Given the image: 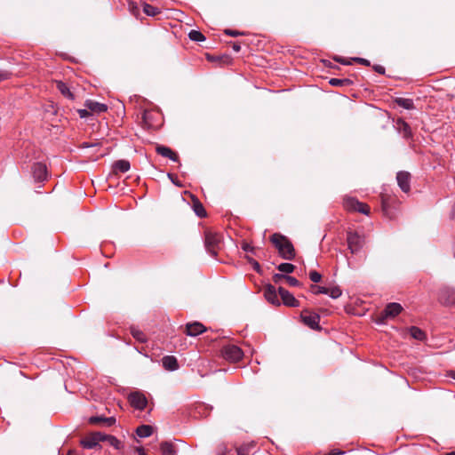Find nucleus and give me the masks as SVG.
I'll return each instance as SVG.
<instances>
[{
    "label": "nucleus",
    "instance_id": "c03bdc74",
    "mask_svg": "<svg viewBox=\"0 0 455 455\" xmlns=\"http://www.w3.org/2000/svg\"><path fill=\"white\" fill-rule=\"evenodd\" d=\"M242 249L246 252H251L254 253V247H252L251 244L247 243H243Z\"/></svg>",
    "mask_w": 455,
    "mask_h": 455
},
{
    "label": "nucleus",
    "instance_id": "3c124183",
    "mask_svg": "<svg viewBox=\"0 0 455 455\" xmlns=\"http://www.w3.org/2000/svg\"><path fill=\"white\" fill-rule=\"evenodd\" d=\"M374 69H375V71H377L379 74H384L385 73V68L382 67V66L377 65V66L374 67Z\"/></svg>",
    "mask_w": 455,
    "mask_h": 455
},
{
    "label": "nucleus",
    "instance_id": "f8f14e48",
    "mask_svg": "<svg viewBox=\"0 0 455 455\" xmlns=\"http://www.w3.org/2000/svg\"><path fill=\"white\" fill-rule=\"evenodd\" d=\"M264 296L266 299L273 305H280L276 289L272 284H267L264 290Z\"/></svg>",
    "mask_w": 455,
    "mask_h": 455
},
{
    "label": "nucleus",
    "instance_id": "39448f33",
    "mask_svg": "<svg viewBox=\"0 0 455 455\" xmlns=\"http://www.w3.org/2000/svg\"><path fill=\"white\" fill-rule=\"evenodd\" d=\"M403 310V307L399 303L392 302L386 306L385 309L380 313V321L387 318H393L398 315Z\"/></svg>",
    "mask_w": 455,
    "mask_h": 455
},
{
    "label": "nucleus",
    "instance_id": "5fc2aeb1",
    "mask_svg": "<svg viewBox=\"0 0 455 455\" xmlns=\"http://www.w3.org/2000/svg\"><path fill=\"white\" fill-rule=\"evenodd\" d=\"M168 177L171 179V180L172 181V183H174L176 186H178V187H181V185H180V183H178V182L176 181V180H174V179H173L172 174L168 173Z\"/></svg>",
    "mask_w": 455,
    "mask_h": 455
},
{
    "label": "nucleus",
    "instance_id": "aec40b11",
    "mask_svg": "<svg viewBox=\"0 0 455 455\" xmlns=\"http://www.w3.org/2000/svg\"><path fill=\"white\" fill-rule=\"evenodd\" d=\"M56 87L60 91V92L68 100H75V96L73 92L70 91L69 87L67 84L62 81H56Z\"/></svg>",
    "mask_w": 455,
    "mask_h": 455
},
{
    "label": "nucleus",
    "instance_id": "49530a36",
    "mask_svg": "<svg viewBox=\"0 0 455 455\" xmlns=\"http://www.w3.org/2000/svg\"><path fill=\"white\" fill-rule=\"evenodd\" d=\"M334 60H336L337 62H339L343 65H350L353 61V60H346L341 57H334Z\"/></svg>",
    "mask_w": 455,
    "mask_h": 455
},
{
    "label": "nucleus",
    "instance_id": "cd10ccee",
    "mask_svg": "<svg viewBox=\"0 0 455 455\" xmlns=\"http://www.w3.org/2000/svg\"><path fill=\"white\" fill-rule=\"evenodd\" d=\"M188 37L194 42H203L205 40V36L198 30H191L188 33Z\"/></svg>",
    "mask_w": 455,
    "mask_h": 455
},
{
    "label": "nucleus",
    "instance_id": "6e6552de",
    "mask_svg": "<svg viewBox=\"0 0 455 455\" xmlns=\"http://www.w3.org/2000/svg\"><path fill=\"white\" fill-rule=\"evenodd\" d=\"M302 322L313 330H319L320 316L315 313L303 312L301 314Z\"/></svg>",
    "mask_w": 455,
    "mask_h": 455
},
{
    "label": "nucleus",
    "instance_id": "79ce46f5",
    "mask_svg": "<svg viewBox=\"0 0 455 455\" xmlns=\"http://www.w3.org/2000/svg\"><path fill=\"white\" fill-rule=\"evenodd\" d=\"M90 110L86 108L84 109H78L77 110V113L80 116V118H86L88 117L91 114H90Z\"/></svg>",
    "mask_w": 455,
    "mask_h": 455
},
{
    "label": "nucleus",
    "instance_id": "f704fd0d",
    "mask_svg": "<svg viewBox=\"0 0 455 455\" xmlns=\"http://www.w3.org/2000/svg\"><path fill=\"white\" fill-rule=\"evenodd\" d=\"M311 291L315 294H326L327 293V287L319 286V285H312Z\"/></svg>",
    "mask_w": 455,
    "mask_h": 455
},
{
    "label": "nucleus",
    "instance_id": "4c0bfd02",
    "mask_svg": "<svg viewBox=\"0 0 455 455\" xmlns=\"http://www.w3.org/2000/svg\"><path fill=\"white\" fill-rule=\"evenodd\" d=\"M285 280L291 286H299L300 284L298 279L291 275H286Z\"/></svg>",
    "mask_w": 455,
    "mask_h": 455
},
{
    "label": "nucleus",
    "instance_id": "f03ea898",
    "mask_svg": "<svg viewBox=\"0 0 455 455\" xmlns=\"http://www.w3.org/2000/svg\"><path fill=\"white\" fill-rule=\"evenodd\" d=\"M347 242L351 253L355 254L361 251L364 244V237L355 231L349 230L347 233Z\"/></svg>",
    "mask_w": 455,
    "mask_h": 455
},
{
    "label": "nucleus",
    "instance_id": "412c9836",
    "mask_svg": "<svg viewBox=\"0 0 455 455\" xmlns=\"http://www.w3.org/2000/svg\"><path fill=\"white\" fill-rule=\"evenodd\" d=\"M153 428L149 425H141L137 427L136 434L140 438H146L152 435Z\"/></svg>",
    "mask_w": 455,
    "mask_h": 455
},
{
    "label": "nucleus",
    "instance_id": "e433bc0d",
    "mask_svg": "<svg viewBox=\"0 0 455 455\" xmlns=\"http://www.w3.org/2000/svg\"><path fill=\"white\" fill-rule=\"evenodd\" d=\"M309 278L314 283H319L322 279V275L320 273H318L316 271H311L309 273Z\"/></svg>",
    "mask_w": 455,
    "mask_h": 455
},
{
    "label": "nucleus",
    "instance_id": "a878e982",
    "mask_svg": "<svg viewBox=\"0 0 455 455\" xmlns=\"http://www.w3.org/2000/svg\"><path fill=\"white\" fill-rule=\"evenodd\" d=\"M395 102L399 107H402L404 109H412L414 108V103L411 99L397 98Z\"/></svg>",
    "mask_w": 455,
    "mask_h": 455
},
{
    "label": "nucleus",
    "instance_id": "c756f323",
    "mask_svg": "<svg viewBox=\"0 0 455 455\" xmlns=\"http://www.w3.org/2000/svg\"><path fill=\"white\" fill-rule=\"evenodd\" d=\"M326 294L329 295L331 299H338L341 296L342 291L339 286H333L327 288Z\"/></svg>",
    "mask_w": 455,
    "mask_h": 455
},
{
    "label": "nucleus",
    "instance_id": "b1692460",
    "mask_svg": "<svg viewBox=\"0 0 455 455\" xmlns=\"http://www.w3.org/2000/svg\"><path fill=\"white\" fill-rule=\"evenodd\" d=\"M162 455H175L176 451L172 443L164 442L160 445Z\"/></svg>",
    "mask_w": 455,
    "mask_h": 455
},
{
    "label": "nucleus",
    "instance_id": "de8ad7c7",
    "mask_svg": "<svg viewBox=\"0 0 455 455\" xmlns=\"http://www.w3.org/2000/svg\"><path fill=\"white\" fill-rule=\"evenodd\" d=\"M286 275L283 274H275L273 275V280L275 283H279L282 279H285Z\"/></svg>",
    "mask_w": 455,
    "mask_h": 455
},
{
    "label": "nucleus",
    "instance_id": "2f4dec72",
    "mask_svg": "<svg viewBox=\"0 0 455 455\" xmlns=\"http://www.w3.org/2000/svg\"><path fill=\"white\" fill-rule=\"evenodd\" d=\"M143 11L148 16H156V14H158L160 12L158 8H156L153 5H150L148 4H144Z\"/></svg>",
    "mask_w": 455,
    "mask_h": 455
},
{
    "label": "nucleus",
    "instance_id": "a18cd8bd",
    "mask_svg": "<svg viewBox=\"0 0 455 455\" xmlns=\"http://www.w3.org/2000/svg\"><path fill=\"white\" fill-rule=\"evenodd\" d=\"M225 34L228 35V36H240V35H243V33L237 31V30H233V29H225Z\"/></svg>",
    "mask_w": 455,
    "mask_h": 455
},
{
    "label": "nucleus",
    "instance_id": "4468645a",
    "mask_svg": "<svg viewBox=\"0 0 455 455\" xmlns=\"http://www.w3.org/2000/svg\"><path fill=\"white\" fill-rule=\"evenodd\" d=\"M205 330H206L205 327L201 323H198V322L188 323L186 325L187 335L192 336V337H195V336H197V335L203 333L204 331H205Z\"/></svg>",
    "mask_w": 455,
    "mask_h": 455
},
{
    "label": "nucleus",
    "instance_id": "473e14b6",
    "mask_svg": "<svg viewBox=\"0 0 455 455\" xmlns=\"http://www.w3.org/2000/svg\"><path fill=\"white\" fill-rule=\"evenodd\" d=\"M194 212L198 217H205L206 212L201 203L198 201L194 204Z\"/></svg>",
    "mask_w": 455,
    "mask_h": 455
},
{
    "label": "nucleus",
    "instance_id": "603ef678",
    "mask_svg": "<svg viewBox=\"0 0 455 455\" xmlns=\"http://www.w3.org/2000/svg\"><path fill=\"white\" fill-rule=\"evenodd\" d=\"M98 145H99L98 143H95V144H90V143H88V142H84V143L82 144V146H81V147H82L83 148H91V147H97Z\"/></svg>",
    "mask_w": 455,
    "mask_h": 455
},
{
    "label": "nucleus",
    "instance_id": "4be33fe9",
    "mask_svg": "<svg viewBox=\"0 0 455 455\" xmlns=\"http://www.w3.org/2000/svg\"><path fill=\"white\" fill-rule=\"evenodd\" d=\"M359 204L360 202L353 197L345 198L343 203L345 209L355 212H356Z\"/></svg>",
    "mask_w": 455,
    "mask_h": 455
},
{
    "label": "nucleus",
    "instance_id": "13d9d810",
    "mask_svg": "<svg viewBox=\"0 0 455 455\" xmlns=\"http://www.w3.org/2000/svg\"><path fill=\"white\" fill-rule=\"evenodd\" d=\"M450 376L455 379V371H451Z\"/></svg>",
    "mask_w": 455,
    "mask_h": 455
},
{
    "label": "nucleus",
    "instance_id": "864d4df0",
    "mask_svg": "<svg viewBox=\"0 0 455 455\" xmlns=\"http://www.w3.org/2000/svg\"><path fill=\"white\" fill-rule=\"evenodd\" d=\"M232 47H233V50H234L235 52H240V50H241V46H240V44H237V43H235V44H233V46H232Z\"/></svg>",
    "mask_w": 455,
    "mask_h": 455
},
{
    "label": "nucleus",
    "instance_id": "09e8293b",
    "mask_svg": "<svg viewBox=\"0 0 455 455\" xmlns=\"http://www.w3.org/2000/svg\"><path fill=\"white\" fill-rule=\"evenodd\" d=\"M342 454H344V451H342L339 449H333L328 454H325V455H342Z\"/></svg>",
    "mask_w": 455,
    "mask_h": 455
},
{
    "label": "nucleus",
    "instance_id": "20e7f679",
    "mask_svg": "<svg viewBox=\"0 0 455 455\" xmlns=\"http://www.w3.org/2000/svg\"><path fill=\"white\" fill-rule=\"evenodd\" d=\"M222 356L230 362H238L242 359L243 352L236 345H227L221 349Z\"/></svg>",
    "mask_w": 455,
    "mask_h": 455
},
{
    "label": "nucleus",
    "instance_id": "a211bd4d",
    "mask_svg": "<svg viewBox=\"0 0 455 455\" xmlns=\"http://www.w3.org/2000/svg\"><path fill=\"white\" fill-rule=\"evenodd\" d=\"M163 366L167 371H175L179 368V363L175 356L165 355L162 359Z\"/></svg>",
    "mask_w": 455,
    "mask_h": 455
},
{
    "label": "nucleus",
    "instance_id": "dca6fc26",
    "mask_svg": "<svg viewBox=\"0 0 455 455\" xmlns=\"http://www.w3.org/2000/svg\"><path fill=\"white\" fill-rule=\"evenodd\" d=\"M156 151L158 155L164 157H168L173 162H179V156H177V154L168 147L157 146Z\"/></svg>",
    "mask_w": 455,
    "mask_h": 455
},
{
    "label": "nucleus",
    "instance_id": "bb28decb",
    "mask_svg": "<svg viewBox=\"0 0 455 455\" xmlns=\"http://www.w3.org/2000/svg\"><path fill=\"white\" fill-rule=\"evenodd\" d=\"M410 334L418 340H423L426 337L425 332L419 327L412 326L410 328Z\"/></svg>",
    "mask_w": 455,
    "mask_h": 455
},
{
    "label": "nucleus",
    "instance_id": "f257e3e1",
    "mask_svg": "<svg viewBox=\"0 0 455 455\" xmlns=\"http://www.w3.org/2000/svg\"><path fill=\"white\" fill-rule=\"evenodd\" d=\"M270 241L283 259L291 260L295 258V249L291 242L285 235L275 233L270 236Z\"/></svg>",
    "mask_w": 455,
    "mask_h": 455
},
{
    "label": "nucleus",
    "instance_id": "393cba45",
    "mask_svg": "<svg viewBox=\"0 0 455 455\" xmlns=\"http://www.w3.org/2000/svg\"><path fill=\"white\" fill-rule=\"evenodd\" d=\"M352 81L348 78H331L329 84L332 86L343 87L352 84Z\"/></svg>",
    "mask_w": 455,
    "mask_h": 455
},
{
    "label": "nucleus",
    "instance_id": "ddd939ff",
    "mask_svg": "<svg viewBox=\"0 0 455 455\" xmlns=\"http://www.w3.org/2000/svg\"><path fill=\"white\" fill-rule=\"evenodd\" d=\"M115 417L92 416L89 418L90 424H100L106 427H111L116 424Z\"/></svg>",
    "mask_w": 455,
    "mask_h": 455
},
{
    "label": "nucleus",
    "instance_id": "37998d69",
    "mask_svg": "<svg viewBox=\"0 0 455 455\" xmlns=\"http://www.w3.org/2000/svg\"><path fill=\"white\" fill-rule=\"evenodd\" d=\"M249 262L251 264L253 269L257 272H259L260 271V265L259 264L258 261L254 260L253 259H251V258H247Z\"/></svg>",
    "mask_w": 455,
    "mask_h": 455
},
{
    "label": "nucleus",
    "instance_id": "7c9ffc66",
    "mask_svg": "<svg viewBox=\"0 0 455 455\" xmlns=\"http://www.w3.org/2000/svg\"><path fill=\"white\" fill-rule=\"evenodd\" d=\"M277 269L282 273H292L295 269V266L291 263H281L277 266Z\"/></svg>",
    "mask_w": 455,
    "mask_h": 455
},
{
    "label": "nucleus",
    "instance_id": "f3484780",
    "mask_svg": "<svg viewBox=\"0 0 455 455\" xmlns=\"http://www.w3.org/2000/svg\"><path fill=\"white\" fill-rule=\"evenodd\" d=\"M112 168L113 172L116 174L118 172L124 173L130 170L131 164L128 160L122 159L116 161L112 165Z\"/></svg>",
    "mask_w": 455,
    "mask_h": 455
},
{
    "label": "nucleus",
    "instance_id": "6ab92c4d",
    "mask_svg": "<svg viewBox=\"0 0 455 455\" xmlns=\"http://www.w3.org/2000/svg\"><path fill=\"white\" fill-rule=\"evenodd\" d=\"M99 440L95 436L94 433L89 434L84 439L81 440V444L85 449H93L99 445Z\"/></svg>",
    "mask_w": 455,
    "mask_h": 455
},
{
    "label": "nucleus",
    "instance_id": "58836bf2",
    "mask_svg": "<svg viewBox=\"0 0 455 455\" xmlns=\"http://www.w3.org/2000/svg\"><path fill=\"white\" fill-rule=\"evenodd\" d=\"M250 451L249 445H243L237 449V455H247Z\"/></svg>",
    "mask_w": 455,
    "mask_h": 455
},
{
    "label": "nucleus",
    "instance_id": "bf43d9fd",
    "mask_svg": "<svg viewBox=\"0 0 455 455\" xmlns=\"http://www.w3.org/2000/svg\"><path fill=\"white\" fill-rule=\"evenodd\" d=\"M445 455H455V451L446 453Z\"/></svg>",
    "mask_w": 455,
    "mask_h": 455
},
{
    "label": "nucleus",
    "instance_id": "423d86ee",
    "mask_svg": "<svg viewBox=\"0 0 455 455\" xmlns=\"http://www.w3.org/2000/svg\"><path fill=\"white\" fill-rule=\"evenodd\" d=\"M129 402L132 407L139 411H143L148 404L146 396L140 392L132 393L129 395Z\"/></svg>",
    "mask_w": 455,
    "mask_h": 455
},
{
    "label": "nucleus",
    "instance_id": "1a4fd4ad",
    "mask_svg": "<svg viewBox=\"0 0 455 455\" xmlns=\"http://www.w3.org/2000/svg\"><path fill=\"white\" fill-rule=\"evenodd\" d=\"M33 178L36 182H43L47 180V168L42 163H36L32 167Z\"/></svg>",
    "mask_w": 455,
    "mask_h": 455
},
{
    "label": "nucleus",
    "instance_id": "c85d7f7f",
    "mask_svg": "<svg viewBox=\"0 0 455 455\" xmlns=\"http://www.w3.org/2000/svg\"><path fill=\"white\" fill-rule=\"evenodd\" d=\"M108 444L114 447L116 450H121L123 448V444L121 441H119L116 436L108 435L107 441Z\"/></svg>",
    "mask_w": 455,
    "mask_h": 455
},
{
    "label": "nucleus",
    "instance_id": "ea45409f",
    "mask_svg": "<svg viewBox=\"0 0 455 455\" xmlns=\"http://www.w3.org/2000/svg\"><path fill=\"white\" fill-rule=\"evenodd\" d=\"M351 60L355 61L363 66H370V61L363 58L355 57V58H352Z\"/></svg>",
    "mask_w": 455,
    "mask_h": 455
},
{
    "label": "nucleus",
    "instance_id": "c9c22d12",
    "mask_svg": "<svg viewBox=\"0 0 455 455\" xmlns=\"http://www.w3.org/2000/svg\"><path fill=\"white\" fill-rule=\"evenodd\" d=\"M356 212H361L363 214L368 215L370 213V208L367 204L360 202Z\"/></svg>",
    "mask_w": 455,
    "mask_h": 455
},
{
    "label": "nucleus",
    "instance_id": "0eeeda50",
    "mask_svg": "<svg viewBox=\"0 0 455 455\" xmlns=\"http://www.w3.org/2000/svg\"><path fill=\"white\" fill-rule=\"evenodd\" d=\"M439 301L447 306L455 305V288L444 287L441 289Z\"/></svg>",
    "mask_w": 455,
    "mask_h": 455
},
{
    "label": "nucleus",
    "instance_id": "2eb2a0df",
    "mask_svg": "<svg viewBox=\"0 0 455 455\" xmlns=\"http://www.w3.org/2000/svg\"><path fill=\"white\" fill-rule=\"evenodd\" d=\"M84 106L91 112L96 113V114L103 113V112L107 111V109H108L107 105H105L103 103H100V102L94 101L92 100H87L84 102Z\"/></svg>",
    "mask_w": 455,
    "mask_h": 455
},
{
    "label": "nucleus",
    "instance_id": "9b49d317",
    "mask_svg": "<svg viewBox=\"0 0 455 455\" xmlns=\"http://www.w3.org/2000/svg\"><path fill=\"white\" fill-rule=\"evenodd\" d=\"M278 293L284 305L289 307H299L298 299H296L295 297L284 288L279 287Z\"/></svg>",
    "mask_w": 455,
    "mask_h": 455
},
{
    "label": "nucleus",
    "instance_id": "5701e85b",
    "mask_svg": "<svg viewBox=\"0 0 455 455\" xmlns=\"http://www.w3.org/2000/svg\"><path fill=\"white\" fill-rule=\"evenodd\" d=\"M130 331L132 337L139 342L145 343L147 341V337L145 333L142 331L139 330L138 328L132 326L130 328Z\"/></svg>",
    "mask_w": 455,
    "mask_h": 455
},
{
    "label": "nucleus",
    "instance_id": "4d7b16f0",
    "mask_svg": "<svg viewBox=\"0 0 455 455\" xmlns=\"http://www.w3.org/2000/svg\"><path fill=\"white\" fill-rule=\"evenodd\" d=\"M451 217L455 218V201H454V204H453V206H452Z\"/></svg>",
    "mask_w": 455,
    "mask_h": 455
},
{
    "label": "nucleus",
    "instance_id": "72a5a7b5",
    "mask_svg": "<svg viewBox=\"0 0 455 455\" xmlns=\"http://www.w3.org/2000/svg\"><path fill=\"white\" fill-rule=\"evenodd\" d=\"M398 124L400 125V128L403 129V137L408 138L411 135V128L408 124L401 121L398 123Z\"/></svg>",
    "mask_w": 455,
    "mask_h": 455
},
{
    "label": "nucleus",
    "instance_id": "6e6d98bb",
    "mask_svg": "<svg viewBox=\"0 0 455 455\" xmlns=\"http://www.w3.org/2000/svg\"><path fill=\"white\" fill-rule=\"evenodd\" d=\"M137 451L139 453V455H147L144 451V449L140 447V448H137Z\"/></svg>",
    "mask_w": 455,
    "mask_h": 455
},
{
    "label": "nucleus",
    "instance_id": "9d476101",
    "mask_svg": "<svg viewBox=\"0 0 455 455\" xmlns=\"http://www.w3.org/2000/svg\"><path fill=\"white\" fill-rule=\"evenodd\" d=\"M397 184L404 193H408L411 189V174L407 172H398L396 174Z\"/></svg>",
    "mask_w": 455,
    "mask_h": 455
},
{
    "label": "nucleus",
    "instance_id": "7ed1b4c3",
    "mask_svg": "<svg viewBox=\"0 0 455 455\" xmlns=\"http://www.w3.org/2000/svg\"><path fill=\"white\" fill-rule=\"evenodd\" d=\"M221 242V235L219 233L206 232L204 245L206 251L212 256L217 255V249Z\"/></svg>",
    "mask_w": 455,
    "mask_h": 455
},
{
    "label": "nucleus",
    "instance_id": "8fccbe9b",
    "mask_svg": "<svg viewBox=\"0 0 455 455\" xmlns=\"http://www.w3.org/2000/svg\"><path fill=\"white\" fill-rule=\"evenodd\" d=\"M9 76V73L6 71H0V82L7 79Z\"/></svg>",
    "mask_w": 455,
    "mask_h": 455
},
{
    "label": "nucleus",
    "instance_id": "a19ab883",
    "mask_svg": "<svg viewBox=\"0 0 455 455\" xmlns=\"http://www.w3.org/2000/svg\"><path fill=\"white\" fill-rule=\"evenodd\" d=\"M93 433H94L95 436L98 438L99 443L107 441L108 435L104 434L102 432H93Z\"/></svg>",
    "mask_w": 455,
    "mask_h": 455
}]
</instances>
